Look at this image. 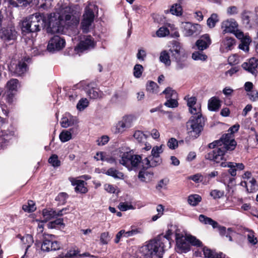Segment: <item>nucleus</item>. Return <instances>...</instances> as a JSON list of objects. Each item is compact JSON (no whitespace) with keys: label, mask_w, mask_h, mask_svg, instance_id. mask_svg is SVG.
I'll list each match as a JSON object with an SVG mask.
<instances>
[{"label":"nucleus","mask_w":258,"mask_h":258,"mask_svg":"<svg viewBox=\"0 0 258 258\" xmlns=\"http://www.w3.org/2000/svg\"><path fill=\"white\" fill-rule=\"evenodd\" d=\"M114 127L115 130L114 132L115 134H122L127 128H128L122 120L118 121Z\"/></svg>","instance_id":"obj_39"},{"label":"nucleus","mask_w":258,"mask_h":258,"mask_svg":"<svg viewBox=\"0 0 258 258\" xmlns=\"http://www.w3.org/2000/svg\"><path fill=\"white\" fill-rule=\"evenodd\" d=\"M188 178L190 180H193L196 183H199L202 182L203 183H206V180L207 179L206 176H204L202 174L197 173L195 175L190 176Z\"/></svg>","instance_id":"obj_47"},{"label":"nucleus","mask_w":258,"mask_h":258,"mask_svg":"<svg viewBox=\"0 0 258 258\" xmlns=\"http://www.w3.org/2000/svg\"><path fill=\"white\" fill-rule=\"evenodd\" d=\"M199 220L202 223L212 225L213 228H216L218 225L217 222L203 214L199 216Z\"/></svg>","instance_id":"obj_29"},{"label":"nucleus","mask_w":258,"mask_h":258,"mask_svg":"<svg viewBox=\"0 0 258 258\" xmlns=\"http://www.w3.org/2000/svg\"><path fill=\"white\" fill-rule=\"evenodd\" d=\"M202 251L205 258H226V254L222 252H217L216 249H212L206 246H202Z\"/></svg>","instance_id":"obj_19"},{"label":"nucleus","mask_w":258,"mask_h":258,"mask_svg":"<svg viewBox=\"0 0 258 258\" xmlns=\"http://www.w3.org/2000/svg\"><path fill=\"white\" fill-rule=\"evenodd\" d=\"M169 51L172 60L176 62L177 69H183L185 66L184 61L187 58V54L181 44L177 41H172Z\"/></svg>","instance_id":"obj_7"},{"label":"nucleus","mask_w":258,"mask_h":258,"mask_svg":"<svg viewBox=\"0 0 258 258\" xmlns=\"http://www.w3.org/2000/svg\"><path fill=\"white\" fill-rule=\"evenodd\" d=\"M169 183V179L168 178L161 179L156 186V188L158 190L161 189L163 187L166 186Z\"/></svg>","instance_id":"obj_61"},{"label":"nucleus","mask_w":258,"mask_h":258,"mask_svg":"<svg viewBox=\"0 0 258 258\" xmlns=\"http://www.w3.org/2000/svg\"><path fill=\"white\" fill-rule=\"evenodd\" d=\"M109 140V138L107 136H102L97 140V145L98 146H103L108 142Z\"/></svg>","instance_id":"obj_63"},{"label":"nucleus","mask_w":258,"mask_h":258,"mask_svg":"<svg viewBox=\"0 0 258 258\" xmlns=\"http://www.w3.org/2000/svg\"><path fill=\"white\" fill-rule=\"evenodd\" d=\"M77 252L76 250H70L65 255L63 253L59 255V258H71L76 256Z\"/></svg>","instance_id":"obj_60"},{"label":"nucleus","mask_w":258,"mask_h":258,"mask_svg":"<svg viewBox=\"0 0 258 258\" xmlns=\"http://www.w3.org/2000/svg\"><path fill=\"white\" fill-rule=\"evenodd\" d=\"M135 119L136 117L135 115L132 114L125 115L122 118V121L128 128L132 126L133 122Z\"/></svg>","instance_id":"obj_45"},{"label":"nucleus","mask_w":258,"mask_h":258,"mask_svg":"<svg viewBox=\"0 0 258 258\" xmlns=\"http://www.w3.org/2000/svg\"><path fill=\"white\" fill-rule=\"evenodd\" d=\"M0 33L2 38L5 40H15L17 37V32L15 26L9 25L6 27L1 28Z\"/></svg>","instance_id":"obj_14"},{"label":"nucleus","mask_w":258,"mask_h":258,"mask_svg":"<svg viewBox=\"0 0 258 258\" xmlns=\"http://www.w3.org/2000/svg\"><path fill=\"white\" fill-rule=\"evenodd\" d=\"M133 136L135 139H136L139 142H141L143 139L144 138L145 135L143 132L140 131H136L135 132Z\"/></svg>","instance_id":"obj_62"},{"label":"nucleus","mask_w":258,"mask_h":258,"mask_svg":"<svg viewBox=\"0 0 258 258\" xmlns=\"http://www.w3.org/2000/svg\"><path fill=\"white\" fill-rule=\"evenodd\" d=\"M66 45V40L64 38L58 35H54L51 37L48 41L47 49L49 52L62 50Z\"/></svg>","instance_id":"obj_12"},{"label":"nucleus","mask_w":258,"mask_h":258,"mask_svg":"<svg viewBox=\"0 0 258 258\" xmlns=\"http://www.w3.org/2000/svg\"><path fill=\"white\" fill-rule=\"evenodd\" d=\"M223 43L227 51L231 50L236 44V40L234 38L226 37Z\"/></svg>","instance_id":"obj_35"},{"label":"nucleus","mask_w":258,"mask_h":258,"mask_svg":"<svg viewBox=\"0 0 258 258\" xmlns=\"http://www.w3.org/2000/svg\"><path fill=\"white\" fill-rule=\"evenodd\" d=\"M94 21L83 18L81 23V28L83 33H87L89 31V28Z\"/></svg>","instance_id":"obj_42"},{"label":"nucleus","mask_w":258,"mask_h":258,"mask_svg":"<svg viewBox=\"0 0 258 258\" xmlns=\"http://www.w3.org/2000/svg\"><path fill=\"white\" fill-rule=\"evenodd\" d=\"M218 21V15L216 14H213L207 20V25L210 28H214Z\"/></svg>","instance_id":"obj_48"},{"label":"nucleus","mask_w":258,"mask_h":258,"mask_svg":"<svg viewBox=\"0 0 258 258\" xmlns=\"http://www.w3.org/2000/svg\"><path fill=\"white\" fill-rule=\"evenodd\" d=\"M172 232L168 229L166 234L159 235L156 239L151 240L146 245V255L151 258H162L166 247L165 243H170Z\"/></svg>","instance_id":"obj_2"},{"label":"nucleus","mask_w":258,"mask_h":258,"mask_svg":"<svg viewBox=\"0 0 258 258\" xmlns=\"http://www.w3.org/2000/svg\"><path fill=\"white\" fill-rule=\"evenodd\" d=\"M201 26L199 24H192L187 22L184 26L185 35L187 36L197 35L201 32Z\"/></svg>","instance_id":"obj_20"},{"label":"nucleus","mask_w":258,"mask_h":258,"mask_svg":"<svg viewBox=\"0 0 258 258\" xmlns=\"http://www.w3.org/2000/svg\"><path fill=\"white\" fill-rule=\"evenodd\" d=\"M55 210L52 209L45 208L42 210V215L44 219L42 222H47L51 219L55 218Z\"/></svg>","instance_id":"obj_26"},{"label":"nucleus","mask_w":258,"mask_h":258,"mask_svg":"<svg viewBox=\"0 0 258 258\" xmlns=\"http://www.w3.org/2000/svg\"><path fill=\"white\" fill-rule=\"evenodd\" d=\"M208 107L209 110L217 111L221 107V101L218 98L213 97L209 100Z\"/></svg>","instance_id":"obj_25"},{"label":"nucleus","mask_w":258,"mask_h":258,"mask_svg":"<svg viewBox=\"0 0 258 258\" xmlns=\"http://www.w3.org/2000/svg\"><path fill=\"white\" fill-rule=\"evenodd\" d=\"M134 76L137 78H140L144 71V68L142 65L140 64H136L134 68Z\"/></svg>","instance_id":"obj_50"},{"label":"nucleus","mask_w":258,"mask_h":258,"mask_svg":"<svg viewBox=\"0 0 258 258\" xmlns=\"http://www.w3.org/2000/svg\"><path fill=\"white\" fill-rule=\"evenodd\" d=\"M186 239L189 242V244L192 246L198 247H202L203 246V244L200 240L191 235L186 236Z\"/></svg>","instance_id":"obj_33"},{"label":"nucleus","mask_w":258,"mask_h":258,"mask_svg":"<svg viewBox=\"0 0 258 258\" xmlns=\"http://www.w3.org/2000/svg\"><path fill=\"white\" fill-rule=\"evenodd\" d=\"M158 86L157 83L152 81H148L146 84V90L149 93H156Z\"/></svg>","instance_id":"obj_44"},{"label":"nucleus","mask_w":258,"mask_h":258,"mask_svg":"<svg viewBox=\"0 0 258 258\" xmlns=\"http://www.w3.org/2000/svg\"><path fill=\"white\" fill-rule=\"evenodd\" d=\"M171 57L170 52L166 50L162 51L159 57L160 61L164 63L166 66H169L171 64Z\"/></svg>","instance_id":"obj_31"},{"label":"nucleus","mask_w":258,"mask_h":258,"mask_svg":"<svg viewBox=\"0 0 258 258\" xmlns=\"http://www.w3.org/2000/svg\"><path fill=\"white\" fill-rule=\"evenodd\" d=\"M161 146H155L154 147L151 151V156L152 157H160L159 154L162 152Z\"/></svg>","instance_id":"obj_64"},{"label":"nucleus","mask_w":258,"mask_h":258,"mask_svg":"<svg viewBox=\"0 0 258 258\" xmlns=\"http://www.w3.org/2000/svg\"><path fill=\"white\" fill-rule=\"evenodd\" d=\"M224 161L220 163V166L223 167H229V169L228 170V172L232 176H235L236 175V168L234 166V162H226V159L224 158Z\"/></svg>","instance_id":"obj_28"},{"label":"nucleus","mask_w":258,"mask_h":258,"mask_svg":"<svg viewBox=\"0 0 258 258\" xmlns=\"http://www.w3.org/2000/svg\"><path fill=\"white\" fill-rule=\"evenodd\" d=\"M105 174L114 178L122 179L124 176L123 173L112 167L109 168L105 172Z\"/></svg>","instance_id":"obj_32"},{"label":"nucleus","mask_w":258,"mask_h":258,"mask_svg":"<svg viewBox=\"0 0 258 258\" xmlns=\"http://www.w3.org/2000/svg\"><path fill=\"white\" fill-rule=\"evenodd\" d=\"M89 105V101L86 98H81L77 105V109L80 110H83Z\"/></svg>","instance_id":"obj_54"},{"label":"nucleus","mask_w":258,"mask_h":258,"mask_svg":"<svg viewBox=\"0 0 258 258\" xmlns=\"http://www.w3.org/2000/svg\"><path fill=\"white\" fill-rule=\"evenodd\" d=\"M241 66L244 70L256 76L257 73L256 69L258 66V59L252 57L248 61L243 62Z\"/></svg>","instance_id":"obj_18"},{"label":"nucleus","mask_w":258,"mask_h":258,"mask_svg":"<svg viewBox=\"0 0 258 258\" xmlns=\"http://www.w3.org/2000/svg\"><path fill=\"white\" fill-rule=\"evenodd\" d=\"M167 146L170 149H175L178 147V141L175 138H171L169 140Z\"/></svg>","instance_id":"obj_57"},{"label":"nucleus","mask_w":258,"mask_h":258,"mask_svg":"<svg viewBox=\"0 0 258 258\" xmlns=\"http://www.w3.org/2000/svg\"><path fill=\"white\" fill-rule=\"evenodd\" d=\"M190 112L193 115L186 123L187 134L193 139L200 136L205 124V118L201 112V108L192 106L189 107Z\"/></svg>","instance_id":"obj_3"},{"label":"nucleus","mask_w":258,"mask_h":258,"mask_svg":"<svg viewBox=\"0 0 258 258\" xmlns=\"http://www.w3.org/2000/svg\"><path fill=\"white\" fill-rule=\"evenodd\" d=\"M47 23L46 30L47 33H63L69 27L62 19L59 14L51 13L47 17Z\"/></svg>","instance_id":"obj_6"},{"label":"nucleus","mask_w":258,"mask_h":258,"mask_svg":"<svg viewBox=\"0 0 258 258\" xmlns=\"http://www.w3.org/2000/svg\"><path fill=\"white\" fill-rule=\"evenodd\" d=\"M46 18L43 13H36L26 17L22 21L21 30L23 35L39 32L46 26Z\"/></svg>","instance_id":"obj_4"},{"label":"nucleus","mask_w":258,"mask_h":258,"mask_svg":"<svg viewBox=\"0 0 258 258\" xmlns=\"http://www.w3.org/2000/svg\"><path fill=\"white\" fill-rule=\"evenodd\" d=\"M247 94L251 101H255L258 100V91L257 90H252L248 92Z\"/></svg>","instance_id":"obj_58"},{"label":"nucleus","mask_w":258,"mask_h":258,"mask_svg":"<svg viewBox=\"0 0 258 258\" xmlns=\"http://www.w3.org/2000/svg\"><path fill=\"white\" fill-rule=\"evenodd\" d=\"M22 209L25 212L28 213L34 212L36 209L35 203L32 200H28L27 204H24L22 206Z\"/></svg>","instance_id":"obj_36"},{"label":"nucleus","mask_w":258,"mask_h":258,"mask_svg":"<svg viewBox=\"0 0 258 258\" xmlns=\"http://www.w3.org/2000/svg\"><path fill=\"white\" fill-rule=\"evenodd\" d=\"M48 162L54 167H59L61 164V162L58 160V156L56 154H52L49 158Z\"/></svg>","instance_id":"obj_49"},{"label":"nucleus","mask_w":258,"mask_h":258,"mask_svg":"<svg viewBox=\"0 0 258 258\" xmlns=\"http://www.w3.org/2000/svg\"><path fill=\"white\" fill-rule=\"evenodd\" d=\"M100 241L103 244H106L110 240V237L108 232H103L100 235Z\"/></svg>","instance_id":"obj_59"},{"label":"nucleus","mask_w":258,"mask_h":258,"mask_svg":"<svg viewBox=\"0 0 258 258\" xmlns=\"http://www.w3.org/2000/svg\"><path fill=\"white\" fill-rule=\"evenodd\" d=\"M69 198V195L66 192H61L55 198V201H58L61 204L63 205L66 203L67 199Z\"/></svg>","instance_id":"obj_53"},{"label":"nucleus","mask_w":258,"mask_h":258,"mask_svg":"<svg viewBox=\"0 0 258 258\" xmlns=\"http://www.w3.org/2000/svg\"><path fill=\"white\" fill-rule=\"evenodd\" d=\"M26 57L18 60L11 62L9 69L12 74L17 76H22L28 70V66L26 63Z\"/></svg>","instance_id":"obj_11"},{"label":"nucleus","mask_w":258,"mask_h":258,"mask_svg":"<svg viewBox=\"0 0 258 258\" xmlns=\"http://www.w3.org/2000/svg\"><path fill=\"white\" fill-rule=\"evenodd\" d=\"M142 157L140 155H133L131 152L123 153L120 163L127 167L130 170H136L139 163H141ZM162 163L160 157H152L149 156L142 160L144 164V169H147L150 167H154Z\"/></svg>","instance_id":"obj_1"},{"label":"nucleus","mask_w":258,"mask_h":258,"mask_svg":"<svg viewBox=\"0 0 258 258\" xmlns=\"http://www.w3.org/2000/svg\"><path fill=\"white\" fill-rule=\"evenodd\" d=\"M169 34V29L166 27H160L156 32V34L158 37H164Z\"/></svg>","instance_id":"obj_56"},{"label":"nucleus","mask_w":258,"mask_h":258,"mask_svg":"<svg viewBox=\"0 0 258 258\" xmlns=\"http://www.w3.org/2000/svg\"><path fill=\"white\" fill-rule=\"evenodd\" d=\"M239 127V124H235L229 128L228 132L229 133L224 134L222 136V139L225 140V144L227 147V150L233 151L235 149L237 142L234 139L233 134L238 132Z\"/></svg>","instance_id":"obj_10"},{"label":"nucleus","mask_w":258,"mask_h":258,"mask_svg":"<svg viewBox=\"0 0 258 258\" xmlns=\"http://www.w3.org/2000/svg\"><path fill=\"white\" fill-rule=\"evenodd\" d=\"M165 94L167 101L164 103L166 106L170 108H174L178 106V103L175 98L177 96L176 92L170 87L166 88L162 92Z\"/></svg>","instance_id":"obj_13"},{"label":"nucleus","mask_w":258,"mask_h":258,"mask_svg":"<svg viewBox=\"0 0 258 258\" xmlns=\"http://www.w3.org/2000/svg\"><path fill=\"white\" fill-rule=\"evenodd\" d=\"M175 240L177 247L181 252L186 253L190 250L189 242L186 240V237L184 238L182 234L176 233Z\"/></svg>","instance_id":"obj_15"},{"label":"nucleus","mask_w":258,"mask_h":258,"mask_svg":"<svg viewBox=\"0 0 258 258\" xmlns=\"http://www.w3.org/2000/svg\"><path fill=\"white\" fill-rule=\"evenodd\" d=\"M57 14H59L69 28L71 26L77 25L79 22L80 13L75 6L62 7Z\"/></svg>","instance_id":"obj_8"},{"label":"nucleus","mask_w":258,"mask_h":258,"mask_svg":"<svg viewBox=\"0 0 258 258\" xmlns=\"http://www.w3.org/2000/svg\"><path fill=\"white\" fill-rule=\"evenodd\" d=\"M33 0H9L10 4L13 7H26L32 3Z\"/></svg>","instance_id":"obj_37"},{"label":"nucleus","mask_w":258,"mask_h":258,"mask_svg":"<svg viewBox=\"0 0 258 258\" xmlns=\"http://www.w3.org/2000/svg\"><path fill=\"white\" fill-rule=\"evenodd\" d=\"M225 191L218 189H213L211 191L210 195L214 199H219L224 196Z\"/></svg>","instance_id":"obj_51"},{"label":"nucleus","mask_w":258,"mask_h":258,"mask_svg":"<svg viewBox=\"0 0 258 258\" xmlns=\"http://www.w3.org/2000/svg\"><path fill=\"white\" fill-rule=\"evenodd\" d=\"M95 43L91 36H87L84 40H81L75 47V50L78 52H83L91 48H94Z\"/></svg>","instance_id":"obj_16"},{"label":"nucleus","mask_w":258,"mask_h":258,"mask_svg":"<svg viewBox=\"0 0 258 258\" xmlns=\"http://www.w3.org/2000/svg\"><path fill=\"white\" fill-rule=\"evenodd\" d=\"M16 92L7 91L5 92V99L6 102L10 105H12L16 99L15 96Z\"/></svg>","instance_id":"obj_46"},{"label":"nucleus","mask_w":258,"mask_h":258,"mask_svg":"<svg viewBox=\"0 0 258 258\" xmlns=\"http://www.w3.org/2000/svg\"><path fill=\"white\" fill-rule=\"evenodd\" d=\"M61 125L62 127L67 128L74 124V121L72 119V116L70 118L67 117H63L60 122Z\"/></svg>","instance_id":"obj_52"},{"label":"nucleus","mask_w":258,"mask_h":258,"mask_svg":"<svg viewBox=\"0 0 258 258\" xmlns=\"http://www.w3.org/2000/svg\"><path fill=\"white\" fill-rule=\"evenodd\" d=\"M98 11V7L95 5L89 4L86 7L83 18L94 21L95 15L94 12Z\"/></svg>","instance_id":"obj_22"},{"label":"nucleus","mask_w":258,"mask_h":258,"mask_svg":"<svg viewBox=\"0 0 258 258\" xmlns=\"http://www.w3.org/2000/svg\"><path fill=\"white\" fill-rule=\"evenodd\" d=\"M19 85V81L17 79H11L7 83V91H10L17 93V88Z\"/></svg>","instance_id":"obj_30"},{"label":"nucleus","mask_w":258,"mask_h":258,"mask_svg":"<svg viewBox=\"0 0 258 258\" xmlns=\"http://www.w3.org/2000/svg\"><path fill=\"white\" fill-rule=\"evenodd\" d=\"M212 43V40L210 35L205 34L200 36L196 42V46L200 51H203L209 47Z\"/></svg>","instance_id":"obj_17"},{"label":"nucleus","mask_w":258,"mask_h":258,"mask_svg":"<svg viewBox=\"0 0 258 258\" xmlns=\"http://www.w3.org/2000/svg\"><path fill=\"white\" fill-rule=\"evenodd\" d=\"M73 128H70L69 131H63L59 134V139L63 142H66L72 139V133Z\"/></svg>","instance_id":"obj_40"},{"label":"nucleus","mask_w":258,"mask_h":258,"mask_svg":"<svg viewBox=\"0 0 258 258\" xmlns=\"http://www.w3.org/2000/svg\"><path fill=\"white\" fill-rule=\"evenodd\" d=\"M13 136V133L12 132L2 131L0 133V150L4 149L7 147Z\"/></svg>","instance_id":"obj_21"},{"label":"nucleus","mask_w":258,"mask_h":258,"mask_svg":"<svg viewBox=\"0 0 258 258\" xmlns=\"http://www.w3.org/2000/svg\"><path fill=\"white\" fill-rule=\"evenodd\" d=\"M202 201V197L197 194L191 195L187 199L188 203L192 206H197Z\"/></svg>","instance_id":"obj_34"},{"label":"nucleus","mask_w":258,"mask_h":258,"mask_svg":"<svg viewBox=\"0 0 258 258\" xmlns=\"http://www.w3.org/2000/svg\"><path fill=\"white\" fill-rule=\"evenodd\" d=\"M247 239L248 242L252 245H255L257 242V238L255 237L254 233L252 230H249L247 234Z\"/></svg>","instance_id":"obj_55"},{"label":"nucleus","mask_w":258,"mask_h":258,"mask_svg":"<svg viewBox=\"0 0 258 258\" xmlns=\"http://www.w3.org/2000/svg\"><path fill=\"white\" fill-rule=\"evenodd\" d=\"M224 142V139L221 136L219 140L210 143L208 147L210 150L205 155V159L216 163H220L221 161L223 160L226 154H230L233 151L227 150V147Z\"/></svg>","instance_id":"obj_5"},{"label":"nucleus","mask_w":258,"mask_h":258,"mask_svg":"<svg viewBox=\"0 0 258 258\" xmlns=\"http://www.w3.org/2000/svg\"><path fill=\"white\" fill-rule=\"evenodd\" d=\"M87 95L91 99H96L98 98L101 97L102 92L98 90V89L92 88L89 89L87 92Z\"/></svg>","instance_id":"obj_41"},{"label":"nucleus","mask_w":258,"mask_h":258,"mask_svg":"<svg viewBox=\"0 0 258 258\" xmlns=\"http://www.w3.org/2000/svg\"><path fill=\"white\" fill-rule=\"evenodd\" d=\"M179 3L178 4H174L170 8V12L172 14L176 16H180L182 14V8L181 6V4L182 3Z\"/></svg>","instance_id":"obj_38"},{"label":"nucleus","mask_w":258,"mask_h":258,"mask_svg":"<svg viewBox=\"0 0 258 258\" xmlns=\"http://www.w3.org/2000/svg\"><path fill=\"white\" fill-rule=\"evenodd\" d=\"M85 183L86 182L82 180H76L74 181H72V184L74 186L76 185L75 191L76 192L81 194H85L88 192V188L85 186Z\"/></svg>","instance_id":"obj_24"},{"label":"nucleus","mask_w":258,"mask_h":258,"mask_svg":"<svg viewBox=\"0 0 258 258\" xmlns=\"http://www.w3.org/2000/svg\"><path fill=\"white\" fill-rule=\"evenodd\" d=\"M208 56L203 53V51H195L192 53V58L195 60L205 61L207 60Z\"/></svg>","instance_id":"obj_43"},{"label":"nucleus","mask_w":258,"mask_h":258,"mask_svg":"<svg viewBox=\"0 0 258 258\" xmlns=\"http://www.w3.org/2000/svg\"><path fill=\"white\" fill-rule=\"evenodd\" d=\"M49 229L64 228L65 224L63 223V218H57L53 221L48 222L47 224Z\"/></svg>","instance_id":"obj_27"},{"label":"nucleus","mask_w":258,"mask_h":258,"mask_svg":"<svg viewBox=\"0 0 258 258\" xmlns=\"http://www.w3.org/2000/svg\"><path fill=\"white\" fill-rule=\"evenodd\" d=\"M237 26V23L234 19L227 20L222 23V28L226 33L234 32Z\"/></svg>","instance_id":"obj_23"},{"label":"nucleus","mask_w":258,"mask_h":258,"mask_svg":"<svg viewBox=\"0 0 258 258\" xmlns=\"http://www.w3.org/2000/svg\"><path fill=\"white\" fill-rule=\"evenodd\" d=\"M56 236L44 233L41 249L43 251L58 250L62 248L61 243L56 240Z\"/></svg>","instance_id":"obj_9"}]
</instances>
